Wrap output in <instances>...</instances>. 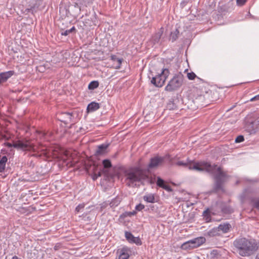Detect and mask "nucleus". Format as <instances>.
I'll use <instances>...</instances> for the list:
<instances>
[{"mask_svg": "<svg viewBox=\"0 0 259 259\" xmlns=\"http://www.w3.org/2000/svg\"><path fill=\"white\" fill-rule=\"evenodd\" d=\"M190 169H194L197 171L206 170L211 173L217 174L214 176L215 180V189H221L222 185L227 177L226 174L223 171L220 167H218L217 165H211L208 162H193L187 165Z\"/></svg>", "mask_w": 259, "mask_h": 259, "instance_id": "nucleus-1", "label": "nucleus"}, {"mask_svg": "<svg viewBox=\"0 0 259 259\" xmlns=\"http://www.w3.org/2000/svg\"><path fill=\"white\" fill-rule=\"evenodd\" d=\"M233 245L237 252L241 256H249L253 254L259 247V243L254 239L241 237L236 239Z\"/></svg>", "mask_w": 259, "mask_h": 259, "instance_id": "nucleus-2", "label": "nucleus"}, {"mask_svg": "<svg viewBox=\"0 0 259 259\" xmlns=\"http://www.w3.org/2000/svg\"><path fill=\"white\" fill-rule=\"evenodd\" d=\"M125 177L126 185L132 187L136 182H139L147 178L145 170L140 166L131 167L123 171Z\"/></svg>", "mask_w": 259, "mask_h": 259, "instance_id": "nucleus-3", "label": "nucleus"}, {"mask_svg": "<svg viewBox=\"0 0 259 259\" xmlns=\"http://www.w3.org/2000/svg\"><path fill=\"white\" fill-rule=\"evenodd\" d=\"M168 73L169 71L168 69H163L160 73H158L155 76L152 77L151 80V83H152L156 87H162L163 85L166 78L168 75Z\"/></svg>", "mask_w": 259, "mask_h": 259, "instance_id": "nucleus-4", "label": "nucleus"}, {"mask_svg": "<svg viewBox=\"0 0 259 259\" xmlns=\"http://www.w3.org/2000/svg\"><path fill=\"white\" fill-rule=\"evenodd\" d=\"M27 9L26 11H31L32 13L36 12L44 8L45 6L43 0H26Z\"/></svg>", "mask_w": 259, "mask_h": 259, "instance_id": "nucleus-5", "label": "nucleus"}, {"mask_svg": "<svg viewBox=\"0 0 259 259\" xmlns=\"http://www.w3.org/2000/svg\"><path fill=\"white\" fill-rule=\"evenodd\" d=\"M165 160V157L159 156H156L150 159V162L147 165L148 169H156L161 166Z\"/></svg>", "mask_w": 259, "mask_h": 259, "instance_id": "nucleus-6", "label": "nucleus"}, {"mask_svg": "<svg viewBox=\"0 0 259 259\" xmlns=\"http://www.w3.org/2000/svg\"><path fill=\"white\" fill-rule=\"evenodd\" d=\"M13 147L22 151H35V150L34 146L32 145L28 141L24 142L19 140L13 144Z\"/></svg>", "mask_w": 259, "mask_h": 259, "instance_id": "nucleus-7", "label": "nucleus"}, {"mask_svg": "<svg viewBox=\"0 0 259 259\" xmlns=\"http://www.w3.org/2000/svg\"><path fill=\"white\" fill-rule=\"evenodd\" d=\"M164 28L161 27L157 32L153 34L151 40L154 44L162 45L164 41L165 36L163 35Z\"/></svg>", "mask_w": 259, "mask_h": 259, "instance_id": "nucleus-8", "label": "nucleus"}, {"mask_svg": "<svg viewBox=\"0 0 259 259\" xmlns=\"http://www.w3.org/2000/svg\"><path fill=\"white\" fill-rule=\"evenodd\" d=\"M178 89V76L175 75L168 82L165 88V90L168 92H174Z\"/></svg>", "mask_w": 259, "mask_h": 259, "instance_id": "nucleus-9", "label": "nucleus"}, {"mask_svg": "<svg viewBox=\"0 0 259 259\" xmlns=\"http://www.w3.org/2000/svg\"><path fill=\"white\" fill-rule=\"evenodd\" d=\"M72 114L69 112H61L57 114L58 120L65 124H68L72 121Z\"/></svg>", "mask_w": 259, "mask_h": 259, "instance_id": "nucleus-10", "label": "nucleus"}, {"mask_svg": "<svg viewBox=\"0 0 259 259\" xmlns=\"http://www.w3.org/2000/svg\"><path fill=\"white\" fill-rule=\"evenodd\" d=\"M125 237L130 243H135L137 245H141L142 244V241L139 237H135L131 232L126 231Z\"/></svg>", "mask_w": 259, "mask_h": 259, "instance_id": "nucleus-11", "label": "nucleus"}, {"mask_svg": "<svg viewBox=\"0 0 259 259\" xmlns=\"http://www.w3.org/2000/svg\"><path fill=\"white\" fill-rule=\"evenodd\" d=\"M119 259H128L131 252V249L126 247L124 246L120 249H118Z\"/></svg>", "mask_w": 259, "mask_h": 259, "instance_id": "nucleus-12", "label": "nucleus"}, {"mask_svg": "<svg viewBox=\"0 0 259 259\" xmlns=\"http://www.w3.org/2000/svg\"><path fill=\"white\" fill-rule=\"evenodd\" d=\"M191 247L193 249L199 247L205 242V238L203 237L195 238L189 240Z\"/></svg>", "mask_w": 259, "mask_h": 259, "instance_id": "nucleus-13", "label": "nucleus"}, {"mask_svg": "<svg viewBox=\"0 0 259 259\" xmlns=\"http://www.w3.org/2000/svg\"><path fill=\"white\" fill-rule=\"evenodd\" d=\"M14 73L13 70L0 73V85L6 82L9 78L14 74Z\"/></svg>", "mask_w": 259, "mask_h": 259, "instance_id": "nucleus-14", "label": "nucleus"}, {"mask_svg": "<svg viewBox=\"0 0 259 259\" xmlns=\"http://www.w3.org/2000/svg\"><path fill=\"white\" fill-rule=\"evenodd\" d=\"M109 146L108 144H102L97 147L95 152L96 156H100L105 154L107 152V149Z\"/></svg>", "mask_w": 259, "mask_h": 259, "instance_id": "nucleus-15", "label": "nucleus"}, {"mask_svg": "<svg viewBox=\"0 0 259 259\" xmlns=\"http://www.w3.org/2000/svg\"><path fill=\"white\" fill-rule=\"evenodd\" d=\"M218 227L220 232L222 231L223 233H226L230 231L231 226L229 223H224L219 225Z\"/></svg>", "mask_w": 259, "mask_h": 259, "instance_id": "nucleus-16", "label": "nucleus"}, {"mask_svg": "<svg viewBox=\"0 0 259 259\" xmlns=\"http://www.w3.org/2000/svg\"><path fill=\"white\" fill-rule=\"evenodd\" d=\"M191 195L189 193H186L184 191L179 192V202L182 201L184 202L190 201Z\"/></svg>", "mask_w": 259, "mask_h": 259, "instance_id": "nucleus-17", "label": "nucleus"}, {"mask_svg": "<svg viewBox=\"0 0 259 259\" xmlns=\"http://www.w3.org/2000/svg\"><path fill=\"white\" fill-rule=\"evenodd\" d=\"M100 108V105L99 103L96 102H91L90 103L87 107V110L89 111H95Z\"/></svg>", "mask_w": 259, "mask_h": 259, "instance_id": "nucleus-18", "label": "nucleus"}, {"mask_svg": "<svg viewBox=\"0 0 259 259\" xmlns=\"http://www.w3.org/2000/svg\"><path fill=\"white\" fill-rule=\"evenodd\" d=\"M207 234L210 237L220 236L221 235L218 227L214 228L211 230H209L207 232Z\"/></svg>", "mask_w": 259, "mask_h": 259, "instance_id": "nucleus-19", "label": "nucleus"}, {"mask_svg": "<svg viewBox=\"0 0 259 259\" xmlns=\"http://www.w3.org/2000/svg\"><path fill=\"white\" fill-rule=\"evenodd\" d=\"M143 199L149 203H154L155 202L154 195L152 194L145 195L143 197Z\"/></svg>", "mask_w": 259, "mask_h": 259, "instance_id": "nucleus-20", "label": "nucleus"}, {"mask_svg": "<svg viewBox=\"0 0 259 259\" xmlns=\"http://www.w3.org/2000/svg\"><path fill=\"white\" fill-rule=\"evenodd\" d=\"M8 160L7 156H4L0 160V172H3L5 170L6 163Z\"/></svg>", "mask_w": 259, "mask_h": 259, "instance_id": "nucleus-21", "label": "nucleus"}, {"mask_svg": "<svg viewBox=\"0 0 259 259\" xmlns=\"http://www.w3.org/2000/svg\"><path fill=\"white\" fill-rule=\"evenodd\" d=\"M34 148L35 149L34 152H37L38 153L40 152V154L44 156H47V149L45 148L43 146H40L39 147L35 148L34 147Z\"/></svg>", "mask_w": 259, "mask_h": 259, "instance_id": "nucleus-22", "label": "nucleus"}, {"mask_svg": "<svg viewBox=\"0 0 259 259\" xmlns=\"http://www.w3.org/2000/svg\"><path fill=\"white\" fill-rule=\"evenodd\" d=\"M99 85V83L98 81L97 80H94L91 81L89 85H88V89L90 90H93L95 89H97Z\"/></svg>", "mask_w": 259, "mask_h": 259, "instance_id": "nucleus-23", "label": "nucleus"}, {"mask_svg": "<svg viewBox=\"0 0 259 259\" xmlns=\"http://www.w3.org/2000/svg\"><path fill=\"white\" fill-rule=\"evenodd\" d=\"M194 204L193 203L188 201V202H184V203L181 204L182 211L184 212V210H186V212L188 211L186 210V208H188L189 207L192 206Z\"/></svg>", "mask_w": 259, "mask_h": 259, "instance_id": "nucleus-24", "label": "nucleus"}, {"mask_svg": "<svg viewBox=\"0 0 259 259\" xmlns=\"http://www.w3.org/2000/svg\"><path fill=\"white\" fill-rule=\"evenodd\" d=\"M189 240L183 243L181 245V248L184 250H191L193 249L191 247V245H190Z\"/></svg>", "mask_w": 259, "mask_h": 259, "instance_id": "nucleus-25", "label": "nucleus"}, {"mask_svg": "<svg viewBox=\"0 0 259 259\" xmlns=\"http://www.w3.org/2000/svg\"><path fill=\"white\" fill-rule=\"evenodd\" d=\"M178 37V29L176 28L175 31L171 32L169 39L171 40L172 41L176 40Z\"/></svg>", "mask_w": 259, "mask_h": 259, "instance_id": "nucleus-26", "label": "nucleus"}, {"mask_svg": "<svg viewBox=\"0 0 259 259\" xmlns=\"http://www.w3.org/2000/svg\"><path fill=\"white\" fill-rule=\"evenodd\" d=\"M102 164L105 168H109L112 167V164L110 160L104 159L102 161Z\"/></svg>", "mask_w": 259, "mask_h": 259, "instance_id": "nucleus-27", "label": "nucleus"}, {"mask_svg": "<svg viewBox=\"0 0 259 259\" xmlns=\"http://www.w3.org/2000/svg\"><path fill=\"white\" fill-rule=\"evenodd\" d=\"M203 216L207 222L210 220V211L208 209L204 210L203 212Z\"/></svg>", "mask_w": 259, "mask_h": 259, "instance_id": "nucleus-28", "label": "nucleus"}, {"mask_svg": "<svg viewBox=\"0 0 259 259\" xmlns=\"http://www.w3.org/2000/svg\"><path fill=\"white\" fill-rule=\"evenodd\" d=\"M156 184L158 187L162 188H163L164 186L166 185L164 181L160 177H157Z\"/></svg>", "mask_w": 259, "mask_h": 259, "instance_id": "nucleus-29", "label": "nucleus"}, {"mask_svg": "<svg viewBox=\"0 0 259 259\" xmlns=\"http://www.w3.org/2000/svg\"><path fill=\"white\" fill-rule=\"evenodd\" d=\"M75 30H76V29H75V27L73 26L70 29L66 30L64 31L63 32H62L61 34L62 35L67 36V35H68V34H69L71 32H74V31H75Z\"/></svg>", "mask_w": 259, "mask_h": 259, "instance_id": "nucleus-30", "label": "nucleus"}, {"mask_svg": "<svg viewBox=\"0 0 259 259\" xmlns=\"http://www.w3.org/2000/svg\"><path fill=\"white\" fill-rule=\"evenodd\" d=\"M187 76L189 80H193L196 77V74L193 72L187 73Z\"/></svg>", "mask_w": 259, "mask_h": 259, "instance_id": "nucleus-31", "label": "nucleus"}, {"mask_svg": "<svg viewBox=\"0 0 259 259\" xmlns=\"http://www.w3.org/2000/svg\"><path fill=\"white\" fill-rule=\"evenodd\" d=\"M252 201L253 202V206L259 209V198L252 200Z\"/></svg>", "mask_w": 259, "mask_h": 259, "instance_id": "nucleus-32", "label": "nucleus"}, {"mask_svg": "<svg viewBox=\"0 0 259 259\" xmlns=\"http://www.w3.org/2000/svg\"><path fill=\"white\" fill-rule=\"evenodd\" d=\"M244 137L242 135L238 136L235 139L236 143H240L244 141Z\"/></svg>", "mask_w": 259, "mask_h": 259, "instance_id": "nucleus-33", "label": "nucleus"}, {"mask_svg": "<svg viewBox=\"0 0 259 259\" xmlns=\"http://www.w3.org/2000/svg\"><path fill=\"white\" fill-rule=\"evenodd\" d=\"M122 60L123 59L121 58H118L117 59V60L116 61L117 64H116V66L115 67V69H119L120 68Z\"/></svg>", "mask_w": 259, "mask_h": 259, "instance_id": "nucleus-34", "label": "nucleus"}, {"mask_svg": "<svg viewBox=\"0 0 259 259\" xmlns=\"http://www.w3.org/2000/svg\"><path fill=\"white\" fill-rule=\"evenodd\" d=\"M246 2L247 0H236L237 5L239 6H243Z\"/></svg>", "mask_w": 259, "mask_h": 259, "instance_id": "nucleus-35", "label": "nucleus"}, {"mask_svg": "<svg viewBox=\"0 0 259 259\" xmlns=\"http://www.w3.org/2000/svg\"><path fill=\"white\" fill-rule=\"evenodd\" d=\"M145 208L143 204H139L136 206V209L138 211H141Z\"/></svg>", "mask_w": 259, "mask_h": 259, "instance_id": "nucleus-36", "label": "nucleus"}, {"mask_svg": "<svg viewBox=\"0 0 259 259\" xmlns=\"http://www.w3.org/2000/svg\"><path fill=\"white\" fill-rule=\"evenodd\" d=\"M84 205L83 204H80L75 208V211L76 212H79L81 209L84 208Z\"/></svg>", "mask_w": 259, "mask_h": 259, "instance_id": "nucleus-37", "label": "nucleus"}, {"mask_svg": "<svg viewBox=\"0 0 259 259\" xmlns=\"http://www.w3.org/2000/svg\"><path fill=\"white\" fill-rule=\"evenodd\" d=\"M163 189H165V190H166L168 192H170L172 191V189H171L170 186H169V185H167L166 184L164 186Z\"/></svg>", "mask_w": 259, "mask_h": 259, "instance_id": "nucleus-38", "label": "nucleus"}, {"mask_svg": "<svg viewBox=\"0 0 259 259\" xmlns=\"http://www.w3.org/2000/svg\"><path fill=\"white\" fill-rule=\"evenodd\" d=\"M259 100V94L254 96V97L252 98L250 101H254L255 100Z\"/></svg>", "mask_w": 259, "mask_h": 259, "instance_id": "nucleus-39", "label": "nucleus"}, {"mask_svg": "<svg viewBox=\"0 0 259 259\" xmlns=\"http://www.w3.org/2000/svg\"><path fill=\"white\" fill-rule=\"evenodd\" d=\"M4 145L9 148H11V147H13V144H11L10 143H8V142L5 143Z\"/></svg>", "mask_w": 259, "mask_h": 259, "instance_id": "nucleus-40", "label": "nucleus"}, {"mask_svg": "<svg viewBox=\"0 0 259 259\" xmlns=\"http://www.w3.org/2000/svg\"><path fill=\"white\" fill-rule=\"evenodd\" d=\"M118 58L117 57L116 55H112L111 56V59L113 61H117Z\"/></svg>", "mask_w": 259, "mask_h": 259, "instance_id": "nucleus-41", "label": "nucleus"}, {"mask_svg": "<svg viewBox=\"0 0 259 259\" xmlns=\"http://www.w3.org/2000/svg\"><path fill=\"white\" fill-rule=\"evenodd\" d=\"M193 92L194 93H197V94H198V93H199V92H200V90H199L198 88H194V89H193Z\"/></svg>", "mask_w": 259, "mask_h": 259, "instance_id": "nucleus-42", "label": "nucleus"}, {"mask_svg": "<svg viewBox=\"0 0 259 259\" xmlns=\"http://www.w3.org/2000/svg\"><path fill=\"white\" fill-rule=\"evenodd\" d=\"M31 156H34V157H40L41 155L39 154H37V153H34V154H33L32 155H31Z\"/></svg>", "mask_w": 259, "mask_h": 259, "instance_id": "nucleus-43", "label": "nucleus"}, {"mask_svg": "<svg viewBox=\"0 0 259 259\" xmlns=\"http://www.w3.org/2000/svg\"><path fill=\"white\" fill-rule=\"evenodd\" d=\"M179 165H185V163H184L182 161H179Z\"/></svg>", "mask_w": 259, "mask_h": 259, "instance_id": "nucleus-44", "label": "nucleus"}, {"mask_svg": "<svg viewBox=\"0 0 259 259\" xmlns=\"http://www.w3.org/2000/svg\"><path fill=\"white\" fill-rule=\"evenodd\" d=\"M116 200L112 201V202L110 203L111 206H113L114 205V202Z\"/></svg>", "mask_w": 259, "mask_h": 259, "instance_id": "nucleus-45", "label": "nucleus"}, {"mask_svg": "<svg viewBox=\"0 0 259 259\" xmlns=\"http://www.w3.org/2000/svg\"><path fill=\"white\" fill-rule=\"evenodd\" d=\"M12 259H21V258H19L18 256H16V255H15V256H14L12 258Z\"/></svg>", "mask_w": 259, "mask_h": 259, "instance_id": "nucleus-46", "label": "nucleus"}, {"mask_svg": "<svg viewBox=\"0 0 259 259\" xmlns=\"http://www.w3.org/2000/svg\"><path fill=\"white\" fill-rule=\"evenodd\" d=\"M96 176L97 177H101V173L100 172H99L97 174H96Z\"/></svg>", "mask_w": 259, "mask_h": 259, "instance_id": "nucleus-47", "label": "nucleus"}, {"mask_svg": "<svg viewBox=\"0 0 259 259\" xmlns=\"http://www.w3.org/2000/svg\"><path fill=\"white\" fill-rule=\"evenodd\" d=\"M97 178H98V177L96 176V175H95L94 176L93 178V179L94 180H96V179H97Z\"/></svg>", "mask_w": 259, "mask_h": 259, "instance_id": "nucleus-48", "label": "nucleus"}, {"mask_svg": "<svg viewBox=\"0 0 259 259\" xmlns=\"http://www.w3.org/2000/svg\"><path fill=\"white\" fill-rule=\"evenodd\" d=\"M198 97L200 98V99H204V97L202 96L201 95H199L198 96Z\"/></svg>", "mask_w": 259, "mask_h": 259, "instance_id": "nucleus-49", "label": "nucleus"}, {"mask_svg": "<svg viewBox=\"0 0 259 259\" xmlns=\"http://www.w3.org/2000/svg\"><path fill=\"white\" fill-rule=\"evenodd\" d=\"M255 259H259V253L257 254Z\"/></svg>", "mask_w": 259, "mask_h": 259, "instance_id": "nucleus-50", "label": "nucleus"}, {"mask_svg": "<svg viewBox=\"0 0 259 259\" xmlns=\"http://www.w3.org/2000/svg\"><path fill=\"white\" fill-rule=\"evenodd\" d=\"M184 3H182L181 4V5L182 7H183V6H184Z\"/></svg>", "mask_w": 259, "mask_h": 259, "instance_id": "nucleus-51", "label": "nucleus"}, {"mask_svg": "<svg viewBox=\"0 0 259 259\" xmlns=\"http://www.w3.org/2000/svg\"><path fill=\"white\" fill-rule=\"evenodd\" d=\"M187 71H188V69H185V71H184V72H186Z\"/></svg>", "mask_w": 259, "mask_h": 259, "instance_id": "nucleus-52", "label": "nucleus"}, {"mask_svg": "<svg viewBox=\"0 0 259 259\" xmlns=\"http://www.w3.org/2000/svg\"><path fill=\"white\" fill-rule=\"evenodd\" d=\"M179 78H180V74H181V73H180V72H179Z\"/></svg>", "mask_w": 259, "mask_h": 259, "instance_id": "nucleus-53", "label": "nucleus"}]
</instances>
